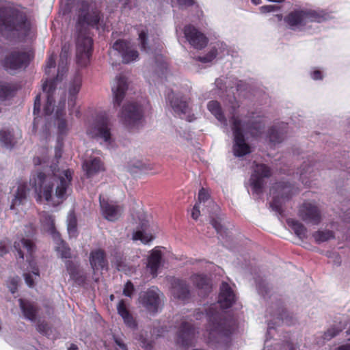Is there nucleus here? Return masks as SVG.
<instances>
[{
	"mask_svg": "<svg viewBox=\"0 0 350 350\" xmlns=\"http://www.w3.org/2000/svg\"><path fill=\"white\" fill-rule=\"evenodd\" d=\"M102 14L97 8H91V3L82 0L78 10L76 29L78 36L76 42V59L80 67L87 66L92 53L93 40L89 36L90 27H97Z\"/></svg>",
	"mask_w": 350,
	"mask_h": 350,
	"instance_id": "1",
	"label": "nucleus"
},
{
	"mask_svg": "<svg viewBox=\"0 0 350 350\" xmlns=\"http://www.w3.org/2000/svg\"><path fill=\"white\" fill-rule=\"evenodd\" d=\"M72 179V172L64 170L62 176L45 174L38 172L30 179V185L36 196V201L41 202L42 200L51 202L53 199V187L56 185L55 196L61 201L66 198V191Z\"/></svg>",
	"mask_w": 350,
	"mask_h": 350,
	"instance_id": "2",
	"label": "nucleus"
},
{
	"mask_svg": "<svg viewBox=\"0 0 350 350\" xmlns=\"http://www.w3.org/2000/svg\"><path fill=\"white\" fill-rule=\"evenodd\" d=\"M208 331V342L221 343L228 341L232 334L234 321L216 304L206 310Z\"/></svg>",
	"mask_w": 350,
	"mask_h": 350,
	"instance_id": "3",
	"label": "nucleus"
},
{
	"mask_svg": "<svg viewBox=\"0 0 350 350\" xmlns=\"http://www.w3.org/2000/svg\"><path fill=\"white\" fill-rule=\"evenodd\" d=\"M31 29V23L25 12L13 7H0V29L9 33L27 36Z\"/></svg>",
	"mask_w": 350,
	"mask_h": 350,
	"instance_id": "4",
	"label": "nucleus"
},
{
	"mask_svg": "<svg viewBox=\"0 0 350 350\" xmlns=\"http://www.w3.org/2000/svg\"><path fill=\"white\" fill-rule=\"evenodd\" d=\"M112 122L106 112L97 115L92 126L88 129V134L92 137L102 139L108 146L112 143Z\"/></svg>",
	"mask_w": 350,
	"mask_h": 350,
	"instance_id": "5",
	"label": "nucleus"
},
{
	"mask_svg": "<svg viewBox=\"0 0 350 350\" xmlns=\"http://www.w3.org/2000/svg\"><path fill=\"white\" fill-rule=\"evenodd\" d=\"M325 20L321 12L312 10H295L284 18V21L291 28L304 27L309 23H321Z\"/></svg>",
	"mask_w": 350,
	"mask_h": 350,
	"instance_id": "6",
	"label": "nucleus"
},
{
	"mask_svg": "<svg viewBox=\"0 0 350 350\" xmlns=\"http://www.w3.org/2000/svg\"><path fill=\"white\" fill-rule=\"evenodd\" d=\"M166 100L174 112L180 118L185 116L188 122H192L195 120V116L191 113V108L189 107V99L184 96H179L173 91L169 92L167 95Z\"/></svg>",
	"mask_w": 350,
	"mask_h": 350,
	"instance_id": "7",
	"label": "nucleus"
},
{
	"mask_svg": "<svg viewBox=\"0 0 350 350\" xmlns=\"http://www.w3.org/2000/svg\"><path fill=\"white\" fill-rule=\"evenodd\" d=\"M163 293L157 286H151L146 291L140 293L138 301L148 312L156 314L161 304V296Z\"/></svg>",
	"mask_w": 350,
	"mask_h": 350,
	"instance_id": "8",
	"label": "nucleus"
},
{
	"mask_svg": "<svg viewBox=\"0 0 350 350\" xmlns=\"http://www.w3.org/2000/svg\"><path fill=\"white\" fill-rule=\"evenodd\" d=\"M31 58L29 52L13 51L5 56L3 65L6 70L25 69L30 64Z\"/></svg>",
	"mask_w": 350,
	"mask_h": 350,
	"instance_id": "9",
	"label": "nucleus"
},
{
	"mask_svg": "<svg viewBox=\"0 0 350 350\" xmlns=\"http://www.w3.org/2000/svg\"><path fill=\"white\" fill-rule=\"evenodd\" d=\"M253 165L254 170L250 179V185L254 193L260 194L265 185L264 178L271 176V170L268 165L263 163H257L254 161Z\"/></svg>",
	"mask_w": 350,
	"mask_h": 350,
	"instance_id": "10",
	"label": "nucleus"
},
{
	"mask_svg": "<svg viewBox=\"0 0 350 350\" xmlns=\"http://www.w3.org/2000/svg\"><path fill=\"white\" fill-rule=\"evenodd\" d=\"M120 117L126 127L138 126L143 117L142 107L135 103L126 104L122 109Z\"/></svg>",
	"mask_w": 350,
	"mask_h": 350,
	"instance_id": "11",
	"label": "nucleus"
},
{
	"mask_svg": "<svg viewBox=\"0 0 350 350\" xmlns=\"http://www.w3.org/2000/svg\"><path fill=\"white\" fill-rule=\"evenodd\" d=\"M113 49L120 53L124 64H129L139 58V53L130 40L118 39L113 43Z\"/></svg>",
	"mask_w": 350,
	"mask_h": 350,
	"instance_id": "12",
	"label": "nucleus"
},
{
	"mask_svg": "<svg viewBox=\"0 0 350 350\" xmlns=\"http://www.w3.org/2000/svg\"><path fill=\"white\" fill-rule=\"evenodd\" d=\"M298 215L304 221L312 225H319L322 220L321 210L310 202H304L299 206Z\"/></svg>",
	"mask_w": 350,
	"mask_h": 350,
	"instance_id": "13",
	"label": "nucleus"
},
{
	"mask_svg": "<svg viewBox=\"0 0 350 350\" xmlns=\"http://www.w3.org/2000/svg\"><path fill=\"white\" fill-rule=\"evenodd\" d=\"M183 32L186 40L194 49L201 50L206 46L207 37L193 25H185Z\"/></svg>",
	"mask_w": 350,
	"mask_h": 350,
	"instance_id": "14",
	"label": "nucleus"
},
{
	"mask_svg": "<svg viewBox=\"0 0 350 350\" xmlns=\"http://www.w3.org/2000/svg\"><path fill=\"white\" fill-rule=\"evenodd\" d=\"M14 248L17 252L16 256L21 259L24 258L23 249L27 251V259L29 260V265L32 267V273L36 275H39L38 267L36 265L33 260L29 259L32 258V254L34 252V243L31 240L23 238L19 241H14Z\"/></svg>",
	"mask_w": 350,
	"mask_h": 350,
	"instance_id": "15",
	"label": "nucleus"
},
{
	"mask_svg": "<svg viewBox=\"0 0 350 350\" xmlns=\"http://www.w3.org/2000/svg\"><path fill=\"white\" fill-rule=\"evenodd\" d=\"M82 85V77L80 74H76L70 81L68 87V107L71 115H75L79 118L80 116V110L75 109L77 96L81 90Z\"/></svg>",
	"mask_w": 350,
	"mask_h": 350,
	"instance_id": "16",
	"label": "nucleus"
},
{
	"mask_svg": "<svg viewBox=\"0 0 350 350\" xmlns=\"http://www.w3.org/2000/svg\"><path fill=\"white\" fill-rule=\"evenodd\" d=\"M171 292L175 299L183 301H189L191 299V291L186 280L174 278L172 282Z\"/></svg>",
	"mask_w": 350,
	"mask_h": 350,
	"instance_id": "17",
	"label": "nucleus"
},
{
	"mask_svg": "<svg viewBox=\"0 0 350 350\" xmlns=\"http://www.w3.org/2000/svg\"><path fill=\"white\" fill-rule=\"evenodd\" d=\"M236 295L226 282H223L219 288L217 303L222 309H228L236 301Z\"/></svg>",
	"mask_w": 350,
	"mask_h": 350,
	"instance_id": "18",
	"label": "nucleus"
},
{
	"mask_svg": "<svg viewBox=\"0 0 350 350\" xmlns=\"http://www.w3.org/2000/svg\"><path fill=\"white\" fill-rule=\"evenodd\" d=\"M111 89L113 94V105L115 107H120L128 89L126 78L122 75L117 76Z\"/></svg>",
	"mask_w": 350,
	"mask_h": 350,
	"instance_id": "19",
	"label": "nucleus"
},
{
	"mask_svg": "<svg viewBox=\"0 0 350 350\" xmlns=\"http://www.w3.org/2000/svg\"><path fill=\"white\" fill-rule=\"evenodd\" d=\"M195 336V329L193 325L183 322L177 334V343L184 347L192 345Z\"/></svg>",
	"mask_w": 350,
	"mask_h": 350,
	"instance_id": "20",
	"label": "nucleus"
},
{
	"mask_svg": "<svg viewBox=\"0 0 350 350\" xmlns=\"http://www.w3.org/2000/svg\"><path fill=\"white\" fill-rule=\"evenodd\" d=\"M99 202L102 214L106 219L110 221H114L119 218L120 215V208L119 206L109 202L101 195L99 196Z\"/></svg>",
	"mask_w": 350,
	"mask_h": 350,
	"instance_id": "21",
	"label": "nucleus"
},
{
	"mask_svg": "<svg viewBox=\"0 0 350 350\" xmlns=\"http://www.w3.org/2000/svg\"><path fill=\"white\" fill-rule=\"evenodd\" d=\"M43 91L46 93V103L44 107V113L46 116L52 114L54 110L55 100L53 94L56 89V82L55 79L46 81L42 85Z\"/></svg>",
	"mask_w": 350,
	"mask_h": 350,
	"instance_id": "22",
	"label": "nucleus"
},
{
	"mask_svg": "<svg viewBox=\"0 0 350 350\" xmlns=\"http://www.w3.org/2000/svg\"><path fill=\"white\" fill-rule=\"evenodd\" d=\"M65 105L66 99L65 97H64L62 100L59 101L55 111V118L57 120V131L59 137H60V136L66 135L68 131L67 122L64 118L66 114Z\"/></svg>",
	"mask_w": 350,
	"mask_h": 350,
	"instance_id": "23",
	"label": "nucleus"
},
{
	"mask_svg": "<svg viewBox=\"0 0 350 350\" xmlns=\"http://www.w3.org/2000/svg\"><path fill=\"white\" fill-rule=\"evenodd\" d=\"M83 170L88 178L97 174L105 170L104 163L100 158L94 157L84 161L82 165Z\"/></svg>",
	"mask_w": 350,
	"mask_h": 350,
	"instance_id": "24",
	"label": "nucleus"
},
{
	"mask_svg": "<svg viewBox=\"0 0 350 350\" xmlns=\"http://www.w3.org/2000/svg\"><path fill=\"white\" fill-rule=\"evenodd\" d=\"M90 263L94 272L103 269L107 266L106 254L102 249L93 250L90 254Z\"/></svg>",
	"mask_w": 350,
	"mask_h": 350,
	"instance_id": "25",
	"label": "nucleus"
},
{
	"mask_svg": "<svg viewBox=\"0 0 350 350\" xmlns=\"http://www.w3.org/2000/svg\"><path fill=\"white\" fill-rule=\"evenodd\" d=\"M232 151L237 157L245 156L251 152V148L246 143L244 134L234 136Z\"/></svg>",
	"mask_w": 350,
	"mask_h": 350,
	"instance_id": "26",
	"label": "nucleus"
},
{
	"mask_svg": "<svg viewBox=\"0 0 350 350\" xmlns=\"http://www.w3.org/2000/svg\"><path fill=\"white\" fill-rule=\"evenodd\" d=\"M21 132L16 135L13 129L3 128L0 131V142L7 148H12L21 137Z\"/></svg>",
	"mask_w": 350,
	"mask_h": 350,
	"instance_id": "27",
	"label": "nucleus"
},
{
	"mask_svg": "<svg viewBox=\"0 0 350 350\" xmlns=\"http://www.w3.org/2000/svg\"><path fill=\"white\" fill-rule=\"evenodd\" d=\"M117 310L118 314L123 319L124 323L126 325L131 329H136L137 323L136 320L133 318L131 313L128 310L125 301L121 299L118 306Z\"/></svg>",
	"mask_w": 350,
	"mask_h": 350,
	"instance_id": "28",
	"label": "nucleus"
},
{
	"mask_svg": "<svg viewBox=\"0 0 350 350\" xmlns=\"http://www.w3.org/2000/svg\"><path fill=\"white\" fill-rule=\"evenodd\" d=\"M29 189L26 183L19 184L17 191L10 205V209H14L16 206L23 205L27 200Z\"/></svg>",
	"mask_w": 350,
	"mask_h": 350,
	"instance_id": "29",
	"label": "nucleus"
},
{
	"mask_svg": "<svg viewBox=\"0 0 350 350\" xmlns=\"http://www.w3.org/2000/svg\"><path fill=\"white\" fill-rule=\"evenodd\" d=\"M162 259L161 252L158 250H154L148 258L147 267L153 278L157 276L158 269L160 267Z\"/></svg>",
	"mask_w": 350,
	"mask_h": 350,
	"instance_id": "30",
	"label": "nucleus"
},
{
	"mask_svg": "<svg viewBox=\"0 0 350 350\" xmlns=\"http://www.w3.org/2000/svg\"><path fill=\"white\" fill-rule=\"evenodd\" d=\"M193 284L199 290L203 291L206 294L211 290L210 280L204 274H193L191 276Z\"/></svg>",
	"mask_w": 350,
	"mask_h": 350,
	"instance_id": "31",
	"label": "nucleus"
},
{
	"mask_svg": "<svg viewBox=\"0 0 350 350\" xmlns=\"http://www.w3.org/2000/svg\"><path fill=\"white\" fill-rule=\"evenodd\" d=\"M41 222L45 230L52 236L53 239L59 238V233L56 230L54 218L52 215L44 213L42 215Z\"/></svg>",
	"mask_w": 350,
	"mask_h": 350,
	"instance_id": "32",
	"label": "nucleus"
},
{
	"mask_svg": "<svg viewBox=\"0 0 350 350\" xmlns=\"http://www.w3.org/2000/svg\"><path fill=\"white\" fill-rule=\"evenodd\" d=\"M21 309L25 317L31 321L36 320L38 310L36 307L29 301L19 299Z\"/></svg>",
	"mask_w": 350,
	"mask_h": 350,
	"instance_id": "33",
	"label": "nucleus"
},
{
	"mask_svg": "<svg viewBox=\"0 0 350 350\" xmlns=\"http://www.w3.org/2000/svg\"><path fill=\"white\" fill-rule=\"evenodd\" d=\"M208 111L216 118L221 123L226 124V118L223 112L220 103L217 100H211L207 104Z\"/></svg>",
	"mask_w": 350,
	"mask_h": 350,
	"instance_id": "34",
	"label": "nucleus"
},
{
	"mask_svg": "<svg viewBox=\"0 0 350 350\" xmlns=\"http://www.w3.org/2000/svg\"><path fill=\"white\" fill-rule=\"evenodd\" d=\"M142 230H137L133 234V239L135 241H141L144 244L150 243L154 239V237L149 232H146V224L142 223L141 226Z\"/></svg>",
	"mask_w": 350,
	"mask_h": 350,
	"instance_id": "35",
	"label": "nucleus"
},
{
	"mask_svg": "<svg viewBox=\"0 0 350 350\" xmlns=\"http://www.w3.org/2000/svg\"><path fill=\"white\" fill-rule=\"evenodd\" d=\"M286 224L298 237L300 239L306 237L307 229L301 222L295 219L289 218L286 219Z\"/></svg>",
	"mask_w": 350,
	"mask_h": 350,
	"instance_id": "36",
	"label": "nucleus"
},
{
	"mask_svg": "<svg viewBox=\"0 0 350 350\" xmlns=\"http://www.w3.org/2000/svg\"><path fill=\"white\" fill-rule=\"evenodd\" d=\"M317 164L313 163L312 165H308L305 163L301 165V170L300 171V180L302 183L306 185L308 187H310L311 181L309 180L312 178V173L314 172L313 167H314Z\"/></svg>",
	"mask_w": 350,
	"mask_h": 350,
	"instance_id": "37",
	"label": "nucleus"
},
{
	"mask_svg": "<svg viewBox=\"0 0 350 350\" xmlns=\"http://www.w3.org/2000/svg\"><path fill=\"white\" fill-rule=\"evenodd\" d=\"M246 126L250 135L256 137L262 134L265 128V123L262 120H254L247 122Z\"/></svg>",
	"mask_w": 350,
	"mask_h": 350,
	"instance_id": "38",
	"label": "nucleus"
},
{
	"mask_svg": "<svg viewBox=\"0 0 350 350\" xmlns=\"http://www.w3.org/2000/svg\"><path fill=\"white\" fill-rule=\"evenodd\" d=\"M312 236L318 244L333 239L335 237L334 232L330 230H317L314 232Z\"/></svg>",
	"mask_w": 350,
	"mask_h": 350,
	"instance_id": "39",
	"label": "nucleus"
},
{
	"mask_svg": "<svg viewBox=\"0 0 350 350\" xmlns=\"http://www.w3.org/2000/svg\"><path fill=\"white\" fill-rule=\"evenodd\" d=\"M57 242L56 250L60 254L62 258H70L71 257L70 249L67 245L66 243L59 239H54Z\"/></svg>",
	"mask_w": 350,
	"mask_h": 350,
	"instance_id": "40",
	"label": "nucleus"
},
{
	"mask_svg": "<svg viewBox=\"0 0 350 350\" xmlns=\"http://www.w3.org/2000/svg\"><path fill=\"white\" fill-rule=\"evenodd\" d=\"M284 137V133L279 131L277 126H273L269 131V139L272 144H275L281 143Z\"/></svg>",
	"mask_w": 350,
	"mask_h": 350,
	"instance_id": "41",
	"label": "nucleus"
},
{
	"mask_svg": "<svg viewBox=\"0 0 350 350\" xmlns=\"http://www.w3.org/2000/svg\"><path fill=\"white\" fill-rule=\"evenodd\" d=\"M15 88L10 83L0 82V99L5 100L13 96Z\"/></svg>",
	"mask_w": 350,
	"mask_h": 350,
	"instance_id": "42",
	"label": "nucleus"
},
{
	"mask_svg": "<svg viewBox=\"0 0 350 350\" xmlns=\"http://www.w3.org/2000/svg\"><path fill=\"white\" fill-rule=\"evenodd\" d=\"M277 189L281 191V198L289 199L294 194V188L288 183H280Z\"/></svg>",
	"mask_w": 350,
	"mask_h": 350,
	"instance_id": "43",
	"label": "nucleus"
},
{
	"mask_svg": "<svg viewBox=\"0 0 350 350\" xmlns=\"http://www.w3.org/2000/svg\"><path fill=\"white\" fill-rule=\"evenodd\" d=\"M273 316H276L278 319H281L288 325H291L293 323V317L291 316L286 310L282 306H280L278 308L277 312L275 313Z\"/></svg>",
	"mask_w": 350,
	"mask_h": 350,
	"instance_id": "44",
	"label": "nucleus"
},
{
	"mask_svg": "<svg viewBox=\"0 0 350 350\" xmlns=\"http://www.w3.org/2000/svg\"><path fill=\"white\" fill-rule=\"evenodd\" d=\"M148 31L147 29L141 30L138 33V40L141 51L148 53L150 50V47L148 44Z\"/></svg>",
	"mask_w": 350,
	"mask_h": 350,
	"instance_id": "45",
	"label": "nucleus"
},
{
	"mask_svg": "<svg viewBox=\"0 0 350 350\" xmlns=\"http://www.w3.org/2000/svg\"><path fill=\"white\" fill-rule=\"evenodd\" d=\"M344 329V326L338 327L334 325L324 332L323 338L325 340H330L331 339L338 335Z\"/></svg>",
	"mask_w": 350,
	"mask_h": 350,
	"instance_id": "46",
	"label": "nucleus"
},
{
	"mask_svg": "<svg viewBox=\"0 0 350 350\" xmlns=\"http://www.w3.org/2000/svg\"><path fill=\"white\" fill-rule=\"evenodd\" d=\"M231 129L233 133V136L243 135V131L241 128V120L234 116H233L231 119Z\"/></svg>",
	"mask_w": 350,
	"mask_h": 350,
	"instance_id": "47",
	"label": "nucleus"
},
{
	"mask_svg": "<svg viewBox=\"0 0 350 350\" xmlns=\"http://www.w3.org/2000/svg\"><path fill=\"white\" fill-rule=\"evenodd\" d=\"M210 223L219 236L222 238L227 237V230L224 228L219 218H212Z\"/></svg>",
	"mask_w": 350,
	"mask_h": 350,
	"instance_id": "48",
	"label": "nucleus"
},
{
	"mask_svg": "<svg viewBox=\"0 0 350 350\" xmlns=\"http://www.w3.org/2000/svg\"><path fill=\"white\" fill-rule=\"evenodd\" d=\"M217 55V49L212 48L205 55L198 56L196 58V60L202 63L211 62Z\"/></svg>",
	"mask_w": 350,
	"mask_h": 350,
	"instance_id": "49",
	"label": "nucleus"
},
{
	"mask_svg": "<svg viewBox=\"0 0 350 350\" xmlns=\"http://www.w3.org/2000/svg\"><path fill=\"white\" fill-rule=\"evenodd\" d=\"M68 231L70 237H76L77 234V221L75 215H70L68 219Z\"/></svg>",
	"mask_w": 350,
	"mask_h": 350,
	"instance_id": "50",
	"label": "nucleus"
},
{
	"mask_svg": "<svg viewBox=\"0 0 350 350\" xmlns=\"http://www.w3.org/2000/svg\"><path fill=\"white\" fill-rule=\"evenodd\" d=\"M135 339L139 342L140 346L146 349L150 350L152 349V346L151 342L148 340L146 336H144V334L140 333L137 334L135 337Z\"/></svg>",
	"mask_w": 350,
	"mask_h": 350,
	"instance_id": "51",
	"label": "nucleus"
},
{
	"mask_svg": "<svg viewBox=\"0 0 350 350\" xmlns=\"http://www.w3.org/2000/svg\"><path fill=\"white\" fill-rule=\"evenodd\" d=\"M270 207L271 209L279 215H282L283 213L282 202L278 196H273V200L270 202Z\"/></svg>",
	"mask_w": 350,
	"mask_h": 350,
	"instance_id": "52",
	"label": "nucleus"
},
{
	"mask_svg": "<svg viewBox=\"0 0 350 350\" xmlns=\"http://www.w3.org/2000/svg\"><path fill=\"white\" fill-rule=\"evenodd\" d=\"M18 282L19 278L18 276L10 278L8 280V287L12 293L14 294L17 291Z\"/></svg>",
	"mask_w": 350,
	"mask_h": 350,
	"instance_id": "53",
	"label": "nucleus"
},
{
	"mask_svg": "<svg viewBox=\"0 0 350 350\" xmlns=\"http://www.w3.org/2000/svg\"><path fill=\"white\" fill-rule=\"evenodd\" d=\"M70 277L78 285H83L86 281V276L80 271H78L74 276L70 275Z\"/></svg>",
	"mask_w": 350,
	"mask_h": 350,
	"instance_id": "54",
	"label": "nucleus"
},
{
	"mask_svg": "<svg viewBox=\"0 0 350 350\" xmlns=\"http://www.w3.org/2000/svg\"><path fill=\"white\" fill-rule=\"evenodd\" d=\"M66 267L67 271L68 272L70 276V275L74 276V275L76 273H77L78 271H79V266L71 260L66 261Z\"/></svg>",
	"mask_w": 350,
	"mask_h": 350,
	"instance_id": "55",
	"label": "nucleus"
},
{
	"mask_svg": "<svg viewBox=\"0 0 350 350\" xmlns=\"http://www.w3.org/2000/svg\"><path fill=\"white\" fill-rule=\"evenodd\" d=\"M135 291L133 284L130 281H127L124 284V287L123 288V295L131 297Z\"/></svg>",
	"mask_w": 350,
	"mask_h": 350,
	"instance_id": "56",
	"label": "nucleus"
},
{
	"mask_svg": "<svg viewBox=\"0 0 350 350\" xmlns=\"http://www.w3.org/2000/svg\"><path fill=\"white\" fill-rule=\"evenodd\" d=\"M36 329L40 334L43 335H47L49 334V332L50 331V327L49 326L46 322L42 321L38 323L36 326Z\"/></svg>",
	"mask_w": 350,
	"mask_h": 350,
	"instance_id": "57",
	"label": "nucleus"
},
{
	"mask_svg": "<svg viewBox=\"0 0 350 350\" xmlns=\"http://www.w3.org/2000/svg\"><path fill=\"white\" fill-rule=\"evenodd\" d=\"M10 241L8 239L0 241L1 256H3L4 254L8 252V247L10 246Z\"/></svg>",
	"mask_w": 350,
	"mask_h": 350,
	"instance_id": "58",
	"label": "nucleus"
},
{
	"mask_svg": "<svg viewBox=\"0 0 350 350\" xmlns=\"http://www.w3.org/2000/svg\"><path fill=\"white\" fill-rule=\"evenodd\" d=\"M209 198V194L208 191L202 188L198 192V202L200 204L202 202H205Z\"/></svg>",
	"mask_w": 350,
	"mask_h": 350,
	"instance_id": "59",
	"label": "nucleus"
},
{
	"mask_svg": "<svg viewBox=\"0 0 350 350\" xmlns=\"http://www.w3.org/2000/svg\"><path fill=\"white\" fill-rule=\"evenodd\" d=\"M41 106V96L40 94H38L35 97L34 105H33V114L37 115L40 113Z\"/></svg>",
	"mask_w": 350,
	"mask_h": 350,
	"instance_id": "60",
	"label": "nucleus"
},
{
	"mask_svg": "<svg viewBox=\"0 0 350 350\" xmlns=\"http://www.w3.org/2000/svg\"><path fill=\"white\" fill-rule=\"evenodd\" d=\"M55 67V58L53 55H51L46 61V65L45 68V72L48 73L49 72V69Z\"/></svg>",
	"mask_w": 350,
	"mask_h": 350,
	"instance_id": "61",
	"label": "nucleus"
},
{
	"mask_svg": "<svg viewBox=\"0 0 350 350\" xmlns=\"http://www.w3.org/2000/svg\"><path fill=\"white\" fill-rule=\"evenodd\" d=\"M200 204L196 202L191 211V217L195 220H196L200 215Z\"/></svg>",
	"mask_w": 350,
	"mask_h": 350,
	"instance_id": "62",
	"label": "nucleus"
},
{
	"mask_svg": "<svg viewBox=\"0 0 350 350\" xmlns=\"http://www.w3.org/2000/svg\"><path fill=\"white\" fill-rule=\"evenodd\" d=\"M258 291L260 294H261L263 297H265L267 295H268L269 288L265 284H258Z\"/></svg>",
	"mask_w": 350,
	"mask_h": 350,
	"instance_id": "63",
	"label": "nucleus"
},
{
	"mask_svg": "<svg viewBox=\"0 0 350 350\" xmlns=\"http://www.w3.org/2000/svg\"><path fill=\"white\" fill-rule=\"evenodd\" d=\"M114 342L121 350H128L126 345L120 338L114 336Z\"/></svg>",
	"mask_w": 350,
	"mask_h": 350,
	"instance_id": "64",
	"label": "nucleus"
}]
</instances>
